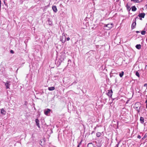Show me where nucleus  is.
Returning a JSON list of instances; mask_svg holds the SVG:
<instances>
[{"mask_svg": "<svg viewBox=\"0 0 147 147\" xmlns=\"http://www.w3.org/2000/svg\"><path fill=\"white\" fill-rule=\"evenodd\" d=\"M113 26V24L112 23H109L108 24H104V27L107 28L106 29L107 30H110L112 28Z\"/></svg>", "mask_w": 147, "mask_h": 147, "instance_id": "f257e3e1", "label": "nucleus"}, {"mask_svg": "<svg viewBox=\"0 0 147 147\" xmlns=\"http://www.w3.org/2000/svg\"><path fill=\"white\" fill-rule=\"evenodd\" d=\"M137 18V17H136L133 20V22L132 24L131 28V29H133L135 28V26H136V19Z\"/></svg>", "mask_w": 147, "mask_h": 147, "instance_id": "f03ea898", "label": "nucleus"}, {"mask_svg": "<svg viewBox=\"0 0 147 147\" xmlns=\"http://www.w3.org/2000/svg\"><path fill=\"white\" fill-rule=\"evenodd\" d=\"M10 82L7 81L5 83V85L6 89H9V86L10 85Z\"/></svg>", "mask_w": 147, "mask_h": 147, "instance_id": "7ed1b4c3", "label": "nucleus"}, {"mask_svg": "<svg viewBox=\"0 0 147 147\" xmlns=\"http://www.w3.org/2000/svg\"><path fill=\"white\" fill-rule=\"evenodd\" d=\"M145 14L144 13H139L138 16L140 18H144V17Z\"/></svg>", "mask_w": 147, "mask_h": 147, "instance_id": "20e7f679", "label": "nucleus"}, {"mask_svg": "<svg viewBox=\"0 0 147 147\" xmlns=\"http://www.w3.org/2000/svg\"><path fill=\"white\" fill-rule=\"evenodd\" d=\"M113 92L112 90H109V92L107 94V95L110 97H111L112 96Z\"/></svg>", "mask_w": 147, "mask_h": 147, "instance_id": "39448f33", "label": "nucleus"}, {"mask_svg": "<svg viewBox=\"0 0 147 147\" xmlns=\"http://www.w3.org/2000/svg\"><path fill=\"white\" fill-rule=\"evenodd\" d=\"M52 9L54 12L56 13L57 11V9L56 6L53 5L52 7Z\"/></svg>", "mask_w": 147, "mask_h": 147, "instance_id": "423d86ee", "label": "nucleus"}, {"mask_svg": "<svg viewBox=\"0 0 147 147\" xmlns=\"http://www.w3.org/2000/svg\"><path fill=\"white\" fill-rule=\"evenodd\" d=\"M71 64V61L70 60H69L68 61V63H67V67L68 68L70 67V66Z\"/></svg>", "mask_w": 147, "mask_h": 147, "instance_id": "0eeeda50", "label": "nucleus"}, {"mask_svg": "<svg viewBox=\"0 0 147 147\" xmlns=\"http://www.w3.org/2000/svg\"><path fill=\"white\" fill-rule=\"evenodd\" d=\"M140 104V103H136V104H135V107H134L135 109L138 111V112H139L140 111L139 109L140 108V107L139 108V109H138V107H136V105L137 104Z\"/></svg>", "mask_w": 147, "mask_h": 147, "instance_id": "6e6552de", "label": "nucleus"}, {"mask_svg": "<svg viewBox=\"0 0 147 147\" xmlns=\"http://www.w3.org/2000/svg\"><path fill=\"white\" fill-rule=\"evenodd\" d=\"M35 122H36V125H37V126L39 128H40V126L39 123V120L37 119L35 120Z\"/></svg>", "mask_w": 147, "mask_h": 147, "instance_id": "1a4fd4ad", "label": "nucleus"}, {"mask_svg": "<svg viewBox=\"0 0 147 147\" xmlns=\"http://www.w3.org/2000/svg\"><path fill=\"white\" fill-rule=\"evenodd\" d=\"M50 109H47V110L44 112L45 114L47 115H48L49 113L50 112Z\"/></svg>", "mask_w": 147, "mask_h": 147, "instance_id": "9d476101", "label": "nucleus"}, {"mask_svg": "<svg viewBox=\"0 0 147 147\" xmlns=\"http://www.w3.org/2000/svg\"><path fill=\"white\" fill-rule=\"evenodd\" d=\"M1 113L3 115H5L6 114V111L3 109H2L1 110Z\"/></svg>", "mask_w": 147, "mask_h": 147, "instance_id": "9b49d317", "label": "nucleus"}, {"mask_svg": "<svg viewBox=\"0 0 147 147\" xmlns=\"http://www.w3.org/2000/svg\"><path fill=\"white\" fill-rule=\"evenodd\" d=\"M126 7L127 8V10L129 11L131 10V8H130V6L128 5V3H127L126 5Z\"/></svg>", "mask_w": 147, "mask_h": 147, "instance_id": "f8f14e48", "label": "nucleus"}, {"mask_svg": "<svg viewBox=\"0 0 147 147\" xmlns=\"http://www.w3.org/2000/svg\"><path fill=\"white\" fill-rule=\"evenodd\" d=\"M140 121L141 123L143 124L144 122V119L142 117H140Z\"/></svg>", "mask_w": 147, "mask_h": 147, "instance_id": "ddd939ff", "label": "nucleus"}, {"mask_svg": "<svg viewBox=\"0 0 147 147\" xmlns=\"http://www.w3.org/2000/svg\"><path fill=\"white\" fill-rule=\"evenodd\" d=\"M141 45L140 44H137L136 46V47L138 49H140L141 48Z\"/></svg>", "mask_w": 147, "mask_h": 147, "instance_id": "4468645a", "label": "nucleus"}, {"mask_svg": "<svg viewBox=\"0 0 147 147\" xmlns=\"http://www.w3.org/2000/svg\"><path fill=\"white\" fill-rule=\"evenodd\" d=\"M87 147H94V146L92 143H89L88 144Z\"/></svg>", "mask_w": 147, "mask_h": 147, "instance_id": "2eb2a0df", "label": "nucleus"}, {"mask_svg": "<svg viewBox=\"0 0 147 147\" xmlns=\"http://www.w3.org/2000/svg\"><path fill=\"white\" fill-rule=\"evenodd\" d=\"M137 9L135 6H134L131 7V10L132 11H136Z\"/></svg>", "mask_w": 147, "mask_h": 147, "instance_id": "dca6fc26", "label": "nucleus"}, {"mask_svg": "<svg viewBox=\"0 0 147 147\" xmlns=\"http://www.w3.org/2000/svg\"><path fill=\"white\" fill-rule=\"evenodd\" d=\"M55 89V88L54 87H51L48 88V90L50 91L53 90Z\"/></svg>", "mask_w": 147, "mask_h": 147, "instance_id": "f3484780", "label": "nucleus"}, {"mask_svg": "<svg viewBox=\"0 0 147 147\" xmlns=\"http://www.w3.org/2000/svg\"><path fill=\"white\" fill-rule=\"evenodd\" d=\"M62 38L64 39V40H63V39L62 40V39L60 38L61 40L62 41V42H64L65 40V39H66L65 36H63L62 37Z\"/></svg>", "mask_w": 147, "mask_h": 147, "instance_id": "a211bd4d", "label": "nucleus"}, {"mask_svg": "<svg viewBox=\"0 0 147 147\" xmlns=\"http://www.w3.org/2000/svg\"><path fill=\"white\" fill-rule=\"evenodd\" d=\"M48 21V24L49 25H52V22L51 21L50 19H49Z\"/></svg>", "mask_w": 147, "mask_h": 147, "instance_id": "6ab92c4d", "label": "nucleus"}, {"mask_svg": "<svg viewBox=\"0 0 147 147\" xmlns=\"http://www.w3.org/2000/svg\"><path fill=\"white\" fill-rule=\"evenodd\" d=\"M146 33V31L144 30H143L141 31V34H142L143 35H145Z\"/></svg>", "mask_w": 147, "mask_h": 147, "instance_id": "aec40b11", "label": "nucleus"}, {"mask_svg": "<svg viewBox=\"0 0 147 147\" xmlns=\"http://www.w3.org/2000/svg\"><path fill=\"white\" fill-rule=\"evenodd\" d=\"M101 135V133H100V132H98L96 133V136L98 137H99Z\"/></svg>", "mask_w": 147, "mask_h": 147, "instance_id": "412c9836", "label": "nucleus"}, {"mask_svg": "<svg viewBox=\"0 0 147 147\" xmlns=\"http://www.w3.org/2000/svg\"><path fill=\"white\" fill-rule=\"evenodd\" d=\"M142 0H135V2L139 3L142 1Z\"/></svg>", "mask_w": 147, "mask_h": 147, "instance_id": "4be33fe9", "label": "nucleus"}, {"mask_svg": "<svg viewBox=\"0 0 147 147\" xmlns=\"http://www.w3.org/2000/svg\"><path fill=\"white\" fill-rule=\"evenodd\" d=\"M41 143H40V145L41 146H43L44 144V142H43V143H42V141H41Z\"/></svg>", "mask_w": 147, "mask_h": 147, "instance_id": "5701e85b", "label": "nucleus"}, {"mask_svg": "<svg viewBox=\"0 0 147 147\" xmlns=\"http://www.w3.org/2000/svg\"><path fill=\"white\" fill-rule=\"evenodd\" d=\"M4 4L5 5H6L7 7H8V5H7V3L5 2V0H4Z\"/></svg>", "mask_w": 147, "mask_h": 147, "instance_id": "b1692460", "label": "nucleus"}, {"mask_svg": "<svg viewBox=\"0 0 147 147\" xmlns=\"http://www.w3.org/2000/svg\"><path fill=\"white\" fill-rule=\"evenodd\" d=\"M10 53H12V54H13L14 53V51L12 50H11L10 51Z\"/></svg>", "mask_w": 147, "mask_h": 147, "instance_id": "393cba45", "label": "nucleus"}, {"mask_svg": "<svg viewBox=\"0 0 147 147\" xmlns=\"http://www.w3.org/2000/svg\"><path fill=\"white\" fill-rule=\"evenodd\" d=\"M137 138L140 139L141 138V137L140 135H138L137 136Z\"/></svg>", "mask_w": 147, "mask_h": 147, "instance_id": "a878e982", "label": "nucleus"}, {"mask_svg": "<svg viewBox=\"0 0 147 147\" xmlns=\"http://www.w3.org/2000/svg\"><path fill=\"white\" fill-rule=\"evenodd\" d=\"M124 74H119V76L121 77H122Z\"/></svg>", "mask_w": 147, "mask_h": 147, "instance_id": "bb28decb", "label": "nucleus"}, {"mask_svg": "<svg viewBox=\"0 0 147 147\" xmlns=\"http://www.w3.org/2000/svg\"><path fill=\"white\" fill-rule=\"evenodd\" d=\"M70 39V38L69 37H68L67 38H66V40H67V41H68Z\"/></svg>", "mask_w": 147, "mask_h": 147, "instance_id": "cd10ccee", "label": "nucleus"}, {"mask_svg": "<svg viewBox=\"0 0 147 147\" xmlns=\"http://www.w3.org/2000/svg\"><path fill=\"white\" fill-rule=\"evenodd\" d=\"M145 103L146 104V108L147 109V99L145 101Z\"/></svg>", "mask_w": 147, "mask_h": 147, "instance_id": "c85d7f7f", "label": "nucleus"}, {"mask_svg": "<svg viewBox=\"0 0 147 147\" xmlns=\"http://www.w3.org/2000/svg\"><path fill=\"white\" fill-rule=\"evenodd\" d=\"M136 76L139 77H140V74H136Z\"/></svg>", "mask_w": 147, "mask_h": 147, "instance_id": "c756f323", "label": "nucleus"}, {"mask_svg": "<svg viewBox=\"0 0 147 147\" xmlns=\"http://www.w3.org/2000/svg\"><path fill=\"white\" fill-rule=\"evenodd\" d=\"M144 86H146L147 87V84H145L144 85Z\"/></svg>", "mask_w": 147, "mask_h": 147, "instance_id": "7c9ffc66", "label": "nucleus"}, {"mask_svg": "<svg viewBox=\"0 0 147 147\" xmlns=\"http://www.w3.org/2000/svg\"><path fill=\"white\" fill-rule=\"evenodd\" d=\"M136 32L137 33H139L140 32L139 31H136Z\"/></svg>", "mask_w": 147, "mask_h": 147, "instance_id": "2f4dec72", "label": "nucleus"}, {"mask_svg": "<svg viewBox=\"0 0 147 147\" xmlns=\"http://www.w3.org/2000/svg\"><path fill=\"white\" fill-rule=\"evenodd\" d=\"M119 74H124V72L122 71L121 73H120Z\"/></svg>", "mask_w": 147, "mask_h": 147, "instance_id": "473e14b6", "label": "nucleus"}, {"mask_svg": "<svg viewBox=\"0 0 147 147\" xmlns=\"http://www.w3.org/2000/svg\"><path fill=\"white\" fill-rule=\"evenodd\" d=\"M135 74H139V73H138V71H136Z\"/></svg>", "mask_w": 147, "mask_h": 147, "instance_id": "72a5a7b5", "label": "nucleus"}, {"mask_svg": "<svg viewBox=\"0 0 147 147\" xmlns=\"http://www.w3.org/2000/svg\"><path fill=\"white\" fill-rule=\"evenodd\" d=\"M131 1H134V2H135V0H131Z\"/></svg>", "mask_w": 147, "mask_h": 147, "instance_id": "f704fd0d", "label": "nucleus"}, {"mask_svg": "<svg viewBox=\"0 0 147 147\" xmlns=\"http://www.w3.org/2000/svg\"><path fill=\"white\" fill-rule=\"evenodd\" d=\"M94 131H92V133H91V134H93V133H94Z\"/></svg>", "mask_w": 147, "mask_h": 147, "instance_id": "c9c22d12", "label": "nucleus"}, {"mask_svg": "<svg viewBox=\"0 0 147 147\" xmlns=\"http://www.w3.org/2000/svg\"><path fill=\"white\" fill-rule=\"evenodd\" d=\"M110 74H116V73H112V72H111Z\"/></svg>", "mask_w": 147, "mask_h": 147, "instance_id": "e433bc0d", "label": "nucleus"}, {"mask_svg": "<svg viewBox=\"0 0 147 147\" xmlns=\"http://www.w3.org/2000/svg\"><path fill=\"white\" fill-rule=\"evenodd\" d=\"M145 6H146V8L147 9V5H146Z\"/></svg>", "mask_w": 147, "mask_h": 147, "instance_id": "4c0bfd02", "label": "nucleus"}, {"mask_svg": "<svg viewBox=\"0 0 147 147\" xmlns=\"http://www.w3.org/2000/svg\"><path fill=\"white\" fill-rule=\"evenodd\" d=\"M140 20H142V18H140Z\"/></svg>", "mask_w": 147, "mask_h": 147, "instance_id": "58836bf2", "label": "nucleus"}, {"mask_svg": "<svg viewBox=\"0 0 147 147\" xmlns=\"http://www.w3.org/2000/svg\"><path fill=\"white\" fill-rule=\"evenodd\" d=\"M80 146H79V144L78 146H77V147H79Z\"/></svg>", "mask_w": 147, "mask_h": 147, "instance_id": "ea45409f", "label": "nucleus"}]
</instances>
